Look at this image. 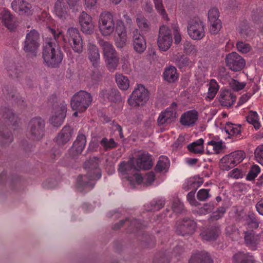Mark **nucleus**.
Here are the masks:
<instances>
[{
	"mask_svg": "<svg viewBox=\"0 0 263 263\" xmlns=\"http://www.w3.org/2000/svg\"><path fill=\"white\" fill-rule=\"evenodd\" d=\"M54 39H51L44 46L42 56L47 66L56 67L62 62L63 54L59 44L68 43L74 52L80 53L83 51L82 39L79 31L76 28L67 30L66 36L59 29L49 28Z\"/></svg>",
	"mask_w": 263,
	"mask_h": 263,
	"instance_id": "obj_1",
	"label": "nucleus"
},
{
	"mask_svg": "<svg viewBox=\"0 0 263 263\" xmlns=\"http://www.w3.org/2000/svg\"><path fill=\"white\" fill-rule=\"evenodd\" d=\"M84 168L87 171L86 175H79L77 183V190L81 193H86L92 190L95 184V181L101 177L99 167L98 160H89L84 163Z\"/></svg>",
	"mask_w": 263,
	"mask_h": 263,
	"instance_id": "obj_2",
	"label": "nucleus"
},
{
	"mask_svg": "<svg viewBox=\"0 0 263 263\" xmlns=\"http://www.w3.org/2000/svg\"><path fill=\"white\" fill-rule=\"evenodd\" d=\"M152 166L151 155L148 153H143L139 155L136 160V165L133 160H130L127 162L120 163L118 171L124 177L127 176H133L137 174L140 170H149Z\"/></svg>",
	"mask_w": 263,
	"mask_h": 263,
	"instance_id": "obj_3",
	"label": "nucleus"
},
{
	"mask_svg": "<svg viewBox=\"0 0 263 263\" xmlns=\"http://www.w3.org/2000/svg\"><path fill=\"white\" fill-rule=\"evenodd\" d=\"M92 97L90 93L84 90H81L74 95L71 100V106L73 110L80 112L85 111L90 105Z\"/></svg>",
	"mask_w": 263,
	"mask_h": 263,
	"instance_id": "obj_4",
	"label": "nucleus"
},
{
	"mask_svg": "<svg viewBox=\"0 0 263 263\" xmlns=\"http://www.w3.org/2000/svg\"><path fill=\"white\" fill-rule=\"evenodd\" d=\"M99 31L102 36L111 35L115 29V23L113 15L109 12H102L98 21Z\"/></svg>",
	"mask_w": 263,
	"mask_h": 263,
	"instance_id": "obj_5",
	"label": "nucleus"
},
{
	"mask_svg": "<svg viewBox=\"0 0 263 263\" xmlns=\"http://www.w3.org/2000/svg\"><path fill=\"white\" fill-rule=\"evenodd\" d=\"M148 91L142 85H138L128 99L130 106L137 107L142 105L148 100Z\"/></svg>",
	"mask_w": 263,
	"mask_h": 263,
	"instance_id": "obj_6",
	"label": "nucleus"
},
{
	"mask_svg": "<svg viewBox=\"0 0 263 263\" xmlns=\"http://www.w3.org/2000/svg\"><path fill=\"white\" fill-rule=\"evenodd\" d=\"M187 33L190 37L194 40H200L205 35L204 25L199 18L191 20L187 24Z\"/></svg>",
	"mask_w": 263,
	"mask_h": 263,
	"instance_id": "obj_7",
	"label": "nucleus"
},
{
	"mask_svg": "<svg viewBox=\"0 0 263 263\" xmlns=\"http://www.w3.org/2000/svg\"><path fill=\"white\" fill-rule=\"evenodd\" d=\"M39 34L35 30H32L28 33L23 46L25 52L28 54L35 56L39 47Z\"/></svg>",
	"mask_w": 263,
	"mask_h": 263,
	"instance_id": "obj_8",
	"label": "nucleus"
},
{
	"mask_svg": "<svg viewBox=\"0 0 263 263\" xmlns=\"http://www.w3.org/2000/svg\"><path fill=\"white\" fill-rule=\"evenodd\" d=\"M173 39L170 28L165 25L161 26L159 28V35L157 40L158 46L163 51H167L172 46Z\"/></svg>",
	"mask_w": 263,
	"mask_h": 263,
	"instance_id": "obj_9",
	"label": "nucleus"
},
{
	"mask_svg": "<svg viewBox=\"0 0 263 263\" xmlns=\"http://www.w3.org/2000/svg\"><path fill=\"white\" fill-rule=\"evenodd\" d=\"M67 104L65 101H61L54 105L52 115L50 119L51 124L55 127L61 126L66 117Z\"/></svg>",
	"mask_w": 263,
	"mask_h": 263,
	"instance_id": "obj_10",
	"label": "nucleus"
},
{
	"mask_svg": "<svg viewBox=\"0 0 263 263\" xmlns=\"http://www.w3.org/2000/svg\"><path fill=\"white\" fill-rule=\"evenodd\" d=\"M29 127L32 139L39 140L44 135L45 122L40 117L32 118L29 122Z\"/></svg>",
	"mask_w": 263,
	"mask_h": 263,
	"instance_id": "obj_11",
	"label": "nucleus"
},
{
	"mask_svg": "<svg viewBox=\"0 0 263 263\" xmlns=\"http://www.w3.org/2000/svg\"><path fill=\"white\" fill-rule=\"evenodd\" d=\"M226 65L232 71L242 70L246 65L245 60L237 52L229 53L226 58Z\"/></svg>",
	"mask_w": 263,
	"mask_h": 263,
	"instance_id": "obj_12",
	"label": "nucleus"
},
{
	"mask_svg": "<svg viewBox=\"0 0 263 263\" xmlns=\"http://www.w3.org/2000/svg\"><path fill=\"white\" fill-rule=\"evenodd\" d=\"M196 223L191 219H183L176 223V232L181 236L191 235L194 233Z\"/></svg>",
	"mask_w": 263,
	"mask_h": 263,
	"instance_id": "obj_13",
	"label": "nucleus"
},
{
	"mask_svg": "<svg viewBox=\"0 0 263 263\" xmlns=\"http://www.w3.org/2000/svg\"><path fill=\"white\" fill-rule=\"evenodd\" d=\"M177 104L175 102L171 104L164 111H162L157 119L158 125H163L172 122L176 117Z\"/></svg>",
	"mask_w": 263,
	"mask_h": 263,
	"instance_id": "obj_14",
	"label": "nucleus"
},
{
	"mask_svg": "<svg viewBox=\"0 0 263 263\" xmlns=\"http://www.w3.org/2000/svg\"><path fill=\"white\" fill-rule=\"evenodd\" d=\"M124 226H127V231L130 233L136 232L145 227L139 220L126 218L124 220H120L119 223H116L113 227V229L118 230Z\"/></svg>",
	"mask_w": 263,
	"mask_h": 263,
	"instance_id": "obj_15",
	"label": "nucleus"
},
{
	"mask_svg": "<svg viewBox=\"0 0 263 263\" xmlns=\"http://www.w3.org/2000/svg\"><path fill=\"white\" fill-rule=\"evenodd\" d=\"M1 114H2V118L5 120L7 126V129L8 126L10 128H12L14 130H16L18 127L20 120L13 113V111L8 108L5 107L1 109Z\"/></svg>",
	"mask_w": 263,
	"mask_h": 263,
	"instance_id": "obj_16",
	"label": "nucleus"
},
{
	"mask_svg": "<svg viewBox=\"0 0 263 263\" xmlns=\"http://www.w3.org/2000/svg\"><path fill=\"white\" fill-rule=\"evenodd\" d=\"M82 31L87 34H91L94 31L95 25L92 17L85 11H83L79 17Z\"/></svg>",
	"mask_w": 263,
	"mask_h": 263,
	"instance_id": "obj_17",
	"label": "nucleus"
},
{
	"mask_svg": "<svg viewBox=\"0 0 263 263\" xmlns=\"http://www.w3.org/2000/svg\"><path fill=\"white\" fill-rule=\"evenodd\" d=\"M131 185H134L135 183L140 184L143 182L146 185H149L154 182L155 179V176L153 172H150L145 174L144 177L137 174L133 176H127L125 178Z\"/></svg>",
	"mask_w": 263,
	"mask_h": 263,
	"instance_id": "obj_18",
	"label": "nucleus"
},
{
	"mask_svg": "<svg viewBox=\"0 0 263 263\" xmlns=\"http://www.w3.org/2000/svg\"><path fill=\"white\" fill-rule=\"evenodd\" d=\"M11 8L21 15H30L33 13L31 4L24 0H13L11 3Z\"/></svg>",
	"mask_w": 263,
	"mask_h": 263,
	"instance_id": "obj_19",
	"label": "nucleus"
},
{
	"mask_svg": "<svg viewBox=\"0 0 263 263\" xmlns=\"http://www.w3.org/2000/svg\"><path fill=\"white\" fill-rule=\"evenodd\" d=\"M198 119V113L196 110H191L184 112L180 119V124L185 127L194 126Z\"/></svg>",
	"mask_w": 263,
	"mask_h": 263,
	"instance_id": "obj_20",
	"label": "nucleus"
},
{
	"mask_svg": "<svg viewBox=\"0 0 263 263\" xmlns=\"http://www.w3.org/2000/svg\"><path fill=\"white\" fill-rule=\"evenodd\" d=\"M224 130L228 135V138L232 139L233 141L242 138L241 126L240 124L228 123L225 126Z\"/></svg>",
	"mask_w": 263,
	"mask_h": 263,
	"instance_id": "obj_21",
	"label": "nucleus"
},
{
	"mask_svg": "<svg viewBox=\"0 0 263 263\" xmlns=\"http://www.w3.org/2000/svg\"><path fill=\"white\" fill-rule=\"evenodd\" d=\"M72 133L73 129L70 126H64L56 137L57 144L60 146H64L70 140Z\"/></svg>",
	"mask_w": 263,
	"mask_h": 263,
	"instance_id": "obj_22",
	"label": "nucleus"
},
{
	"mask_svg": "<svg viewBox=\"0 0 263 263\" xmlns=\"http://www.w3.org/2000/svg\"><path fill=\"white\" fill-rule=\"evenodd\" d=\"M261 235L256 234L253 231L244 232V239L247 246L252 250H255L260 241Z\"/></svg>",
	"mask_w": 263,
	"mask_h": 263,
	"instance_id": "obj_23",
	"label": "nucleus"
},
{
	"mask_svg": "<svg viewBox=\"0 0 263 263\" xmlns=\"http://www.w3.org/2000/svg\"><path fill=\"white\" fill-rule=\"evenodd\" d=\"M133 45L135 50L138 53L143 52L146 48V43L144 36L136 29L133 32Z\"/></svg>",
	"mask_w": 263,
	"mask_h": 263,
	"instance_id": "obj_24",
	"label": "nucleus"
},
{
	"mask_svg": "<svg viewBox=\"0 0 263 263\" xmlns=\"http://www.w3.org/2000/svg\"><path fill=\"white\" fill-rule=\"evenodd\" d=\"M0 20L3 25L10 30L15 27V18L8 10L4 9L0 12Z\"/></svg>",
	"mask_w": 263,
	"mask_h": 263,
	"instance_id": "obj_25",
	"label": "nucleus"
},
{
	"mask_svg": "<svg viewBox=\"0 0 263 263\" xmlns=\"http://www.w3.org/2000/svg\"><path fill=\"white\" fill-rule=\"evenodd\" d=\"M88 57L94 67H97L100 63V56L98 48L93 44L88 45Z\"/></svg>",
	"mask_w": 263,
	"mask_h": 263,
	"instance_id": "obj_26",
	"label": "nucleus"
},
{
	"mask_svg": "<svg viewBox=\"0 0 263 263\" xmlns=\"http://www.w3.org/2000/svg\"><path fill=\"white\" fill-rule=\"evenodd\" d=\"M235 96L228 90H223L220 92L219 101L221 105L225 107H231L235 101Z\"/></svg>",
	"mask_w": 263,
	"mask_h": 263,
	"instance_id": "obj_27",
	"label": "nucleus"
},
{
	"mask_svg": "<svg viewBox=\"0 0 263 263\" xmlns=\"http://www.w3.org/2000/svg\"><path fill=\"white\" fill-rule=\"evenodd\" d=\"M54 12L61 19L68 16L69 9L64 0H57L54 5Z\"/></svg>",
	"mask_w": 263,
	"mask_h": 263,
	"instance_id": "obj_28",
	"label": "nucleus"
},
{
	"mask_svg": "<svg viewBox=\"0 0 263 263\" xmlns=\"http://www.w3.org/2000/svg\"><path fill=\"white\" fill-rule=\"evenodd\" d=\"M99 97L104 99V100H108L114 102L119 101L121 99L119 91L115 88L102 90L100 92Z\"/></svg>",
	"mask_w": 263,
	"mask_h": 263,
	"instance_id": "obj_29",
	"label": "nucleus"
},
{
	"mask_svg": "<svg viewBox=\"0 0 263 263\" xmlns=\"http://www.w3.org/2000/svg\"><path fill=\"white\" fill-rule=\"evenodd\" d=\"M189 263H213L210 255L205 251L197 252L193 254Z\"/></svg>",
	"mask_w": 263,
	"mask_h": 263,
	"instance_id": "obj_30",
	"label": "nucleus"
},
{
	"mask_svg": "<svg viewBox=\"0 0 263 263\" xmlns=\"http://www.w3.org/2000/svg\"><path fill=\"white\" fill-rule=\"evenodd\" d=\"M116 32L120 38V42L117 43V47H122L126 42V30L123 21L117 22Z\"/></svg>",
	"mask_w": 263,
	"mask_h": 263,
	"instance_id": "obj_31",
	"label": "nucleus"
},
{
	"mask_svg": "<svg viewBox=\"0 0 263 263\" xmlns=\"http://www.w3.org/2000/svg\"><path fill=\"white\" fill-rule=\"evenodd\" d=\"M223 148L222 140L216 141L213 139L208 142L206 150L208 154H219Z\"/></svg>",
	"mask_w": 263,
	"mask_h": 263,
	"instance_id": "obj_32",
	"label": "nucleus"
},
{
	"mask_svg": "<svg viewBox=\"0 0 263 263\" xmlns=\"http://www.w3.org/2000/svg\"><path fill=\"white\" fill-rule=\"evenodd\" d=\"M233 263H255L254 257L249 253L239 252L233 257Z\"/></svg>",
	"mask_w": 263,
	"mask_h": 263,
	"instance_id": "obj_33",
	"label": "nucleus"
},
{
	"mask_svg": "<svg viewBox=\"0 0 263 263\" xmlns=\"http://www.w3.org/2000/svg\"><path fill=\"white\" fill-rule=\"evenodd\" d=\"M238 30L241 36L245 39H251L254 34V31L250 28L247 20L240 22Z\"/></svg>",
	"mask_w": 263,
	"mask_h": 263,
	"instance_id": "obj_34",
	"label": "nucleus"
},
{
	"mask_svg": "<svg viewBox=\"0 0 263 263\" xmlns=\"http://www.w3.org/2000/svg\"><path fill=\"white\" fill-rule=\"evenodd\" d=\"M86 142V139L85 135L79 134L73 143L72 151L76 154H81L85 146Z\"/></svg>",
	"mask_w": 263,
	"mask_h": 263,
	"instance_id": "obj_35",
	"label": "nucleus"
},
{
	"mask_svg": "<svg viewBox=\"0 0 263 263\" xmlns=\"http://www.w3.org/2000/svg\"><path fill=\"white\" fill-rule=\"evenodd\" d=\"M164 79L169 82H174L178 78V74L176 68L174 66H170L165 68L163 72Z\"/></svg>",
	"mask_w": 263,
	"mask_h": 263,
	"instance_id": "obj_36",
	"label": "nucleus"
},
{
	"mask_svg": "<svg viewBox=\"0 0 263 263\" xmlns=\"http://www.w3.org/2000/svg\"><path fill=\"white\" fill-rule=\"evenodd\" d=\"M219 234L218 228L213 227L207 230L202 232L201 236L202 239L207 241H212L216 239Z\"/></svg>",
	"mask_w": 263,
	"mask_h": 263,
	"instance_id": "obj_37",
	"label": "nucleus"
},
{
	"mask_svg": "<svg viewBox=\"0 0 263 263\" xmlns=\"http://www.w3.org/2000/svg\"><path fill=\"white\" fill-rule=\"evenodd\" d=\"M99 44L103 49L105 57L112 56V55L117 54L113 45L109 42L100 40L99 41Z\"/></svg>",
	"mask_w": 263,
	"mask_h": 263,
	"instance_id": "obj_38",
	"label": "nucleus"
},
{
	"mask_svg": "<svg viewBox=\"0 0 263 263\" xmlns=\"http://www.w3.org/2000/svg\"><path fill=\"white\" fill-rule=\"evenodd\" d=\"M170 164L168 158L166 156H161L159 158L155 171L157 173L166 172L170 167Z\"/></svg>",
	"mask_w": 263,
	"mask_h": 263,
	"instance_id": "obj_39",
	"label": "nucleus"
},
{
	"mask_svg": "<svg viewBox=\"0 0 263 263\" xmlns=\"http://www.w3.org/2000/svg\"><path fill=\"white\" fill-rule=\"evenodd\" d=\"M245 221L249 228L254 229H257L260 223L256 214L252 212H249L246 215Z\"/></svg>",
	"mask_w": 263,
	"mask_h": 263,
	"instance_id": "obj_40",
	"label": "nucleus"
},
{
	"mask_svg": "<svg viewBox=\"0 0 263 263\" xmlns=\"http://www.w3.org/2000/svg\"><path fill=\"white\" fill-rule=\"evenodd\" d=\"M203 139H199L187 145L189 151L195 154H202L203 152Z\"/></svg>",
	"mask_w": 263,
	"mask_h": 263,
	"instance_id": "obj_41",
	"label": "nucleus"
},
{
	"mask_svg": "<svg viewBox=\"0 0 263 263\" xmlns=\"http://www.w3.org/2000/svg\"><path fill=\"white\" fill-rule=\"evenodd\" d=\"M219 86L215 79L211 80L209 83L208 92L205 99L208 101L212 100L216 96Z\"/></svg>",
	"mask_w": 263,
	"mask_h": 263,
	"instance_id": "obj_42",
	"label": "nucleus"
},
{
	"mask_svg": "<svg viewBox=\"0 0 263 263\" xmlns=\"http://www.w3.org/2000/svg\"><path fill=\"white\" fill-rule=\"evenodd\" d=\"M235 166H236V165L233 162L230 154L223 157L220 161V167L222 170L229 171Z\"/></svg>",
	"mask_w": 263,
	"mask_h": 263,
	"instance_id": "obj_43",
	"label": "nucleus"
},
{
	"mask_svg": "<svg viewBox=\"0 0 263 263\" xmlns=\"http://www.w3.org/2000/svg\"><path fill=\"white\" fill-rule=\"evenodd\" d=\"M116 81L119 88L121 90H127L129 86V81L128 78L122 74H116Z\"/></svg>",
	"mask_w": 263,
	"mask_h": 263,
	"instance_id": "obj_44",
	"label": "nucleus"
},
{
	"mask_svg": "<svg viewBox=\"0 0 263 263\" xmlns=\"http://www.w3.org/2000/svg\"><path fill=\"white\" fill-rule=\"evenodd\" d=\"M202 183V181L201 180V178L194 177L190 178L187 180L185 187L187 190H192V191H196Z\"/></svg>",
	"mask_w": 263,
	"mask_h": 263,
	"instance_id": "obj_45",
	"label": "nucleus"
},
{
	"mask_svg": "<svg viewBox=\"0 0 263 263\" xmlns=\"http://www.w3.org/2000/svg\"><path fill=\"white\" fill-rule=\"evenodd\" d=\"M246 118L248 122L253 124L256 129H258L260 128V124L259 122V116L256 111H250Z\"/></svg>",
	"mask_w": 263,
	"mask_h": 263,
	"instance_id": "obj_46",
	"label": "nucleus"
},
{
	"mask_svg": "<svg viewBox=\"0 0 263 263\" xmlns=\"http://www.w3.org/2000/svg\"><path fill=\"white\" fill-rule=\"evenodd\" d=\"M137 25L142 31L147 32L150 30V25L148 21L142 15H138L136 18Z\"/></svg>",
	"mask_w": 263,
	"mask_h": 263,
	"instance_id": "obj_47",
	"label": "nucleus"
},
{
	"mask_svg": "<svg viewBox=\"0 0 263 263\" xmlns=\"http://www.w3.org/2000/svg\"><path fill=\"white\" fill-rule=\"evenodd\" d=\"M154 3L157 12L164 21H168L169 18L163 5L162 0H154Z\"/></svg>",
	"mask_w": 263,
	"mask_h": 263,
	"instance_id": "obj_48",
	"label": "nucleus"
},
{
	"mask_svg": "<svg viewBox=\"0 0 263 263\" xmlns=\"http://www.w3.org/2000/svg\"><path fill=\"white\" fill-rule=\"evenodd\" d=\"M107 68L110 71H114L117 68L119 63V59L117 57V54L105 57Z\"/></svg>",
	"mask_w": 263,
	"mask_h": 263,
	"instance_id": "obj_49",
	"label": "nucleus"
},
{
	"mask_svg": "<svg viewBox=\"0 0 263 263\" xmlns=\"http://www.w3.org/2000/svg\"><path fill=\"white\" fill-rule=\"evenodd\" d=\"M100 144L105 151L116 148L117 146V143L112 138L108 139L104 138L101 141Z\"/></svg>",
	"mask_w": 263,
	"mask_h": 263,
	"instance_id": "obj_50",
	"label": "nucleus"
},
{
	"mask_svg": "<svg viewBox=\"0 0 263 263\" xmlns=\"http://www.w3.org/2000/svg\"><path fill=\"white\" fill-rule=\"evenodd\" d=\"M260 172L259 166L256 164L253 165L246 176V179L248 181H253L257 176Z\"/></svg>",
	"mask_w": 263,
	"mask_h": 263,
	"instance_id": "obj_51",
	"label": "nucleus"
},
{
	"mask_svg": "<svg viewBox=\"0 0 263 263\" xmlns=\"http://www.w3.org/2000/svg\"><path fill=\"white\" fill-rule=\"evenodd\" d=\"M230 155L236 165L242 162L246 156L245 153L242 151L233 152Z\"/></svg>",
	"mask_w": 263,
	"mask_h": 263,
	"instance_id": "obj_52",
	"label": "nucleus"
},
{
	"mask_svg": "<svg viewBox=\"0 0 263 263\" xmlns=\"http://www.w3.org/2000/svg\"><path fill=\"white\" fill-rule=\"evenodd\" d=\"M255 160L263 165V144L258 145L254 152Z\"/></svg>",
	"mask_w": 263,
	"mask_h": 263,
	"instance_id": "obj_53",
	"label": "nucleus"
},
{
	"mask_svg": "<svg viewBox=\"0 0 263 263\" xmlns=\"http://www.w3.org/2000/svg\"><path fill=\"white\" fill-rule=\"evenodd\" d=\"M151 208L147 211H158L161 209L165 204L164 200L162 199L153 200L151 203Z\"/></svg>",
	"mask_w": 263,
	"mask_h": 263,
	"instance_id": "obj_54",
	"label": "nucleus"
},
{
	"mask_svg": "<svg viewBox=\"0 0 263 263\" xmlns=\"http://www.w3.org/2000/svg\"><path fill=\"white\" fill-rule=\"evenodd\" d=\"M183 48L185 52L188 54H195L197 52V49L195 45H192L190 42L186 41L183 44Z\"/></svg>",
	"mask_w": 263,
	"mask_h": 263,
	"instance_id": "obj_55",
	"label": "nucleus"
},
{
	"mask_svg": "<svg viewBox=\"0 0 263 263\" xmlns=\"http://www.w3.org/2000/svg\"><path fill=\"white\" fill-rule=\"evenodd\" d=\"M236 47L238 50L243 53H248L251 49V47L249 44L241 41H239L237 43Z\"/></svg>",
	"mask_w": 263,
	"mask_h": 263,
	"instance_id": "obj_56",
	"label": "nucleus"
},
{
	"mask_svg": "<svg viewBox=\"0 0 263 263\" xmlns=\"http://www.w3.org/2000/svg\"><path fill=\"white\" fill-rule=\"evenodd\" d=\"M219 11L216 8H211L208 12L209 22L220 21L219 18Z\"/></svg>",
	"mask_w": 263,
	"mask_h": 263,
	"instance_id": "obj_57",
	"label": "nucleus"
},
{
	"mask_svg": "<svg viewBox=\"0 0 263 263\" xmlns=\"http://www.w3.org/2000/svg\"><path fill=\"white\" fill-rule=\"evenodd\" d=\"M209 190L202 189L199 190L197 194V198L200 201H205L210 197Z\"/></svg>",
	"mask_w": 263,
	"mask_h": 263,
	"instance_id": "obj_58",
	"label": "nucleus"
},
{
	"mask_svg": "<svg viewBox=\"0 0 263 263\" xmlns=\"http://www.w3.org/2000/svg\"><path fill=\"white\" fill-rule=\"evenodd\" d=\"M210 31L212 34H215L218 32L220 28L221 27V21H212L210 22Z\"/></svg>",
	"mask_w": 263,
	"mask_h": 263,
	"instance_id": "obj_59",
	"label": "nucleus"
},
{
	"mask_svg": "<svg viewBox=\"0 0 263 263\" xmlns=\"http://www.w3.org/2000/svg\"><path fill=\"white\" fill-rule=\"evenodd\" d=\"M231 87L236 91H239L245 88L246 83L240 82L237 80L232 79L230 83Z\"/></svg>",
	"mask_w": 263,
	"mask_h": 263,
	"instance_id": "obj_60",
	"label": "nucleus"
},
{
	"mask_svg": "<svg viewBox=\"0 0 263 263\" xmlns=\"http://www.w3.org/2000/svg\"><path fill=\"white\" fill-rule=\"evenodd\" d=\"M183 208V205L182 203L178 199H176L173 201L171 210L173 212L180 213L181 212Z\"/></svg>",
	"mask_w": 263,
	"mask_h": 263,
	"instance_id": "obj_61",
	"label": "nucleus"
},
{
	"mask_svg": "<svg viewBox=\"0 0 263 263\" xmlns=\"http://www.w3.org/2000/svg\"><path fill=\"white\" fill-rule=\"evenodd\" d=\"M226 209L223 206L219 207L217 210L213 212L211 216V218L214 220H218L221 218L226 213Z\"/></svg>",
	"mask_w": 263,
	"mask_h": 263,
	"instance_id": "obj_62",
	"label": "nucleus"
},
{
	"mask_svg": "<svg viewBox=\"0 0 263 263\" xmlns=\"http://www.w3.org/2000/svg\"><path fill=\"white\" fill-rule=\"evenodd\" d=\"M172 29L174 30L175 43L178 44L180 43L182 40L181 35L179 31V27L177 24L172 26Z\"/></svg>",
	"mask_w": 263,
	"mask_h": 263,
	"instance_id": "obj_63",
	"label": "nucleus"
},
{
	"mask_svg": "<svg viewBox=\"0 0 263 263\" xmlns=\"http://www.w3.org/2000/svg\"><path fill=\"white\" fill-rule=\"evenodd\" d=\"M67 3L72 11H78L81 7L80 0H67Z\"/></svg>",
	"mask_w": 263,
	"mask_h": 263,
	"instance_id": "obj_64",
	"label": "nucleus"
}]
</instances>
